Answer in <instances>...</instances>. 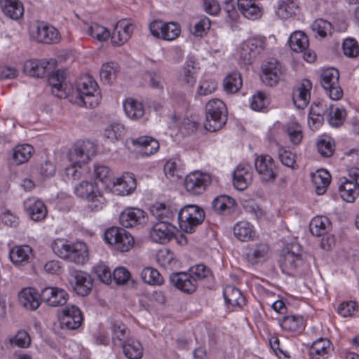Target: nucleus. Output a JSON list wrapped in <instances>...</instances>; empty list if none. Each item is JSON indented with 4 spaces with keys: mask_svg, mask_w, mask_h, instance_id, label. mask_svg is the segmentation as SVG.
Returning a JSON list of instances; mask_svg holds the SVG:
<instances>
[{
    "mask_svg": "<svg viewBox=\"0 0 359 359\" xmlns=\"http://www.w3.org/2000/svg\"><path fill=\"white\" fill-rule=\"evenodd\" d=\"M32 257V248L28 245H15L9 251L10 260L15 266L29 263Z\"/></svg>",
    "mask_w": 359,
    "mask_h": 359,
    "instance_id": "393cba45",
    "label": "nucleus"
},
{
    "mask_svg": "<svg viewBox=\"0 0 359 359\" xmlns=\"http://www.w3.org/2000/svg\"><path fill=\"white\" fill-rule=\"evenodd\" d=\"M171 283L184 292H194L198 285L196 278L190 272L173 273L170 276Z\"/></svg>",
    "mask_w": 359,
    "mask_h": 359,
    "instance_id": "6ab92c4d",
    "label": "nucleus"
},
{
    "mask_svg": "<svg viewBox=\"0 0 359 359\" xmlns=\"http://www.w3.org/2000/svg\"><path fill=\"white\" fill-rule=\"evenodd\" d=\"M126 357L128 359H140L143 355V348L140 341L129 338L121 346Z\"/></svg>",
    "mask_w": 359,
    "mask_h": 359,
    "instance_id": "4c0bfd02",
    "label": "nucleus"
},
{
    "mask_svg": "<svg viewBox=\"0 0 359 359\" xmlns=\"http://www.w3.org/2000/svg\"><path fill=\"white\" fill-rule=\"evenodd\" d=\"M343 51L345 55L349 57H355L359 54V46L353 39H346L342 44Z\"/></svg>",
    "mask_w": 359,
    "mask_h": 359,
    "instance_id": "0e129e2a",
    "label": "nucleus"
},
{
    "mask_svg": "<svg viewBox=\"0 0 359 359\" xmlns=\"http://www.w3.org/2000/svg\"><path fill=\"white\" fill-rule=\"evenodd\" d=\"M287 133L291 142L294 144H298L302 140V126L297 123H292L287 126Z\"/></svg>",
    "mask_w": 359,
    "mask_h": 359,
    "instance_id": "bf43d9fd",
    "label": "nucleus"
},
{
    "mask_svg": "<svg viewBox=\"0 0 359 359\" xmlns=\"http://www.w3.org/2000/svg\"><path fill=\"white\" fill-rule=\"evenodd\" d=\"M88 257V249L87 245L82 242L72 244L67 259L76 264H84Z\"/></svg>",
    "mask_w": 359,
    "mask_h": 359,
    "instance_id": "72a5a7b5",
    "label": "nucleus"
},
{
    "mask_svg": "<svg viewBox=\"0 0 359 359\" xmlns=\"http://www.w3.org/2000/svg\"><path fill=\"white\" fill-rule=\"evenodd\" d=\"M93 175L96 180L105 184L109 181L111 176V171L110 168L106 165H95Z\"/></svg>",
    "mask_w": 359,
    "mask_h": 359,
    "instance_id": "e2e57ef3",
    "label": "nucleus"
},
{
    "mask_svg": "<svg viewBox=\"0 0 359 359\" xmlns=\"http://www.w3.org/2000/svg\"><path fill=\"white\" fill-rule=\"evenodd\" d=\"M330 346L328 339L320 338L313 343L309 349V355L313 359H321L328 354Z\"/></svg>",
    "mask_w": 359,
    "mask_h": 359,
    "instance_id": "58836bf2",
    "label": "nucleus"
},
{
    "mask_svg": "<svg viewBox=\"0 0 359 359\" xmlns=\"http://www.w3.org/2000/svg\"><path fill=\"white\" fill-rule=\"evenodd\" d=\"M244 303L245 298L238 288L232 285L226 286V307H241Z\"/></svg>",
    "mask_w": 359,
    "mask_h": 359,
    "instance_id": "79ce46f5",
    "label": "nucleus"
},
{
    "mask_svg": "<svg viewBox=\"0 0 359 359\" xmlns=\"http://www.w3.org/2000/svg\"><path fill=\"white\" fill-rule=\"evenodd\" d=\"M112 341L115 345L122 346L129 338L126 334V328L124 325H114L111 327Z\"/></svg>",
    "mask_w": 359,
    "mask_h": 359,
    "instance_id": "5fc2aeb1",
    "label": "nucleus"
},
{
    "mask_svg": "<svg viewBox=\"0 0 359 359\" xmlns=\"http://www.w3.org/2000/svg\"><path fill=\"white\" fill-rule=\"evenodd\" d=\"M243 84L241 76L234 72L226 76V93H236L241 88Z\"/></svg>",
    "mask_w": 359,
    "mask_h": 359,
    "instance_id": "de8ad7c7",
    "label": "nucleus"
},
{
    "mask_svg": "<svg viewBox=\"0 0 359 359\" xmlns=\"http://www.w3.org/2000/svg\"><path fill=\"white\" fill-rule=\"evenodd\" d=\"M174 233L175 226L169 221H159L153 225L149 235L154 242L165 244L174 237Z\"/></svg>",
    "mask_w": 359,
    "mask_h": 359,
    "instance_id": "4468645a",
    "label": "nucleus"
},
{
    "mask_svg": "<svg viewBox=\"0 0 359 359\" xmlns=\"http://www.w3.org/2000/svg\"><path fill=\"white\" fill-rule=\"evenodd\" d=\"M280 326L285 330L297 332L304 327V318L300 316H285L282 320Z\"/></svg>",
    "mask_w": 359,
    "mask_h": 359,
    "instance_id": "c03bdc74",
    "label": "nucleus"
},
{
    "mask_svg": "<svg viewBox=\"0 0 359 359\" xmlns=\"http://www.w3.org/2000/svg\"><path fill=\"white\" fill-rule=\"evenodd\" d=\"M136 179L131 172H125L112 182L111 190L117 196L130 195L136 189Z\"/></svg>",
    "mask_w": 359,
    "mask_h": 359,
    "instance_id": "dca6fc26",
    "label": "nucleus"
},
{
    "mask_svg": "<svg viewBox=\"0 0 359 359\" xmlns=\"http://www.w3.org/2000/svg\"><path fill=\"white\" fill-rule=\"evenodd\" d=\"M62 323L69 330L79 328L83 322L80 309L74 305H68L62 311Z\"/></svg>",
    "mask_w": 359,
    "mask_h": 359,
    "instance_id": "4be33fe9",
    "label": "nucleus"
},
{
    "mask_svg": "<svg viewBox=\"0 0 359 359\" xmlns=\"http://www.w3.org/2000/svg\"><path fill=\"white\" fill-rule=\"evenodd\" d=\"M123 109L126 116L133 120H137L144 115L143 104L133 98H128L123 102Z\"/></svg>",
    "mask_w": 359,
    "mask_h": 359,
    "instance_id": "f704fd0d",
    "label": "nucleus"
},
{
    "mask_svg": "<svg viewBox=\"0 0 359 359\" xmlns=\"http://www.w3.org/2000/svg\"><path fill=\"white\" fill-rule=\"evenodd\" d=\"M121 224L126 228H131L145 222V212L139 208H128L120 214Z\"/></svg>",
    "mask_w": 359,
    "mask_h": 359,
    "instance_id": "aec40b11",
    "label": "nucleus"
},
{
    "mask_svg": "<svg viewBox=\"0 0 359 359\" xmlns=\"http://www.w3.org/2000/svg\"><path fill=\"white\" fill-rule=\"evenodd\" d=\"M134 245V238L126 230L124 231L121 236L119 237L115 248L121 252L129 251Z\"/></svg>",
    "mask_w": 359,
    "mask_h": 359,
    "instance_id": "6e6d98bb",
    "label": "nucleus"
},
{
    "mask_svg": "<svg viewBox=\"0 0 359 359\" xmlns=\"http://www.w3.org/2000/svg\"><path fill=\"white\" fill-rule=\"evenodd\" d=\"M266 38L265 36H254L243 41L238 49L240 63L244 65L252 64L257 55L266 49Z\"/></svg>",
    "mask_w": 359,
    "mask_h": 359,
    "instance_id": "20e7f679",
    "label": "nucleus"
},
{
    "mask_svg": "<svg viewBox=\"0 0 359 359\" xmlns=\"http://www.w3.org/2000/svg\"><path fill=\"white\" fill-rule=\"evenodd\" d=\"M233 230L234 236L241 241H249L256 237L254 226L248 222L242 221L236 223Z\"/></svg>",
    "mask_w": 359,
    "mask_h": 359,
    "instance_id": "2f4dec72",
    "label": "nucleus"
},
{
    "mask_svg": "<svg viewBox=\"0 0 359 359\" xmlns=\"http://www.w3.org/2000/svg\"><path fill=\"white\" fill-rule=\"evenodd\" d=\"M279 264L283 273L288 276H293L298 269L303 266L304 261L301 253L294 252L292 250L280 256Z\"/></svg>",
    "mask_w": 359,
    "mask_h": 359,
    "instance_id": "ddd939ff",
    "label": "nucleus"
},
{
    "mask_svg": "<svg viewBox=\"0 0 359 359\" xmlns=\"http://www.w3.org/2000/svg\"><path fill=\"white\" fill-rule=\"evenodd\" d=\"M331 223L329 219L324 216H318L312 219L310 222V231L316 236L325 234L330 228Z\"/></svg>",
    "mask_w": 359,
    "mask_h": 359,
    "instance_id": "ea45409f",
    "label": "nucleus"
},
{
    "mask_svg": "<svg viewBox=\"0 0 359 359\" xmlns=\"http://www.w3.org/2000/svg\"><path fill=\"white\" fill-rule=\"evenodd\" d=\"M101 97L96 81L89 75L81 76L77 82L76 90L69 95L70 102L91 108L100 104Z\"/></svg>",
    "mask_w": 359,
    "mask_h": 359,
    "instance_id": "f257e3e1",
    "label": "nucleus"
},
{
    "mask_svg": "<svg viewBox=\"0 0 359 359\" xmlns=\"http://www.w3.org/2000/svg\"><path fill=\"white\" fill-rule=\"evenodd\" d=\"M255 168L264 182H272L278 173V168L273 158L269 155H261L255 161Z\"/></svg>",
    "mask_w": 359,
    "mask_h": 359,
    "instance_id": "9b49d317",
    "label": "nucleus"
},
{
    "mask_svg": "<svg viewBox=\"0 0 359 359\" xmlns=\"http://www.w3.org/2000/svg\"><path fill=\"white\" fill-rule=\"evenodd\" d=\"M196 69L192 61L186 63L178 75L179 81L187 85H194L196 81Z\"/></svg>",
    "mask_w": 359,
    "mask_h": 359,
    "instance_id": "a19ab883",
    "label": "nucleus"
},
{
    "mask_svg": "<svg viewBox=\"0 0 359 359\" xmlns=\"http://www.w3.org/2000/svg\"><path fill=\"white\" fill-rule=\"evenodd\" d=\"M177 210L171 205L165 203H155L151 208V214L159 221H169Z\"/></svg>",
    "mask_w": 359,
    "mask_h": 359,
    "instance_id": "c85d7f7f",
    "label": "nucleus"
},
{
    "mask_svg": "<svg viewBox=\"0 0 359 359\" xmlns=\"http://www.w3.org/2000/svg\"><path fill=\"white\" fill-rule=\"evenodd\" d=\"M34 148L30 144H25L17 146L14 149L13 158L16 164L27 162L32 156Z\"/></svg>",
    "mask_w": 359,
    "mask_h": 359,
    "instance_id": "37998d69",
    "label": "nucleus"
},
{
    "mask_svg": "<svg viewBox=\"0 0 359 359\" xmlns=\"http://www.w3.org/2000/svg\"><path fill=\"white\" fill-rule=\"evenodd\" d=\"M23 207L27 215L35 222L43 220L48 213L44 203L36 197H29L25 200Z\"/></svg>",
    "mask_w": 359,
    "mask_h": 359,
    "instance_id": "f3484780",
    "label": "nucleus"
},
{
    "mask_svg": "<svg viewBox=\"0 0 359 359\" xmlns=\"http://www.w3.org/2000/svg\"><path fill=\"white\" fill-rule=\"evenodd\" d=\"M330 181L331 175L325 169L318 170L312 175V182L318 195H322L325 193L330 184Z\"/></svg>",
    "mask_w": 359,
    "mask_h": 359,
    "instance_id": "c9c22d12",
    "label": "nucleus"
},
{
    "mask_svg": "<svg viewBox=\"0 0 359 359\" xmlns=\"http://www.w3.org/2000/svg\"><path fill=\"white\" fill-rule=\"evenodd\" d=\"M217 88V84L212 79H204L201 81L197 88V95H208L212 93Z\"/></svg>",
    "mask_w": 359,
    "mask_h": 359,
    "instance_id": "69168bd1",
    "label": "nucleus"
},
{
    "mask_svg": "<svg viewBox=\"0 0 359 359\" xmlns=\"http://www.w3.org/2000/svg\"><path fill=\"white\" fill-rule=\"evenodd\" d=\"M87 32L90 36L99 41H104L110 36L109 31L106 27L97 23L90 25Z\"/></svg>",
    "mask_w": 359,
    "mask_h": 359,
    "instance_id": "3c124183",
    "label": "nucleus"
},
{
    "mask_svg": "<svg viewBox=\"0 0 359 359\" xmlns=\"http://www.w3.org/2000/svg\"><path fill=\"white\" fill-rule=\"evenodd\" d=\"M289 46L294 52L303 53L306 50L309 42L306 34L302 31L294 32L289 39Z\"/></svg>",
    "mask_w": 359,
    "mask_h": 359,
    "instance_id": "e433bc0d",
    "label": "nucleus"
},
{
    "mask_svg": "<svg viewBox=\"0 0 359 359\" xmlns=\"http://www.w3.org/2000/svg\"><path fill=\"white\" fill-rule=\"evenodd\" d=\"M252 168L247 163H241L233 172L232 182L238 191L245 190L252 181Z\"/></svg>",
    "mask_w": 359,
    "mask_h": 359,
    "instance_id": "2eb2a0df",
    "label": "nucleus"
},
{
    "mask_svg": "<svg viewBox=\"0 0 359 359\" xmlns=\"http://www.w3.org/2000/svg\"><path fill=\"white\" fill-rule=\"evenodd\" d=\"M72 283L77 294L86 296L91 290L93 281L90 276L83 271H75L72 274Z\"/></svg>",
    "mask_w": 359,
    "mask_h": 359,
    "instance_id": "5701e85b",
    "label": "nucleus"
},
{
    "mask_svg": "<svg viewBox=\"0 0 359 359\" xmlns=\"http://www.w3.org/2000/svg\"><path fill=\"white\" fill-rule=\"evenodd\" d=\"M237 4L241 13L249 20L259 19L263 15V7L257 4L255 0H238Z\"/></svg>",
    "mask_w": 359,
    "mask_h": 359,
    "instance_id": "a878e982",
    "label": "nucleus"
},
{
    "mask_svg": "<svg viewBox=\"0 0 359 359\" xmlns=\"http://www.w3.org/2000/svg\"><path fill=\"white\" fill-rule=\"evenodd\" d=\"M49 62L46 60H29L24 65V71L29 76L42 77L47 73Z\"/></svg>",
    "mask_w": 359,
    "mask_h": 359,
    "instance_id": "473e14b6",
    "label": "nucleus"
},
{
    "mask_svg": "<svg viewBox=\"0 0 359 359\" xmlns=\"http://www.w3.org/2000/svg\"><path fill=\"white\" fill-rule=\"evenodd\" d=\"M311 87L312 84L311 81L308 79H304L302 81L301 85L294 90L292 100L297 109H303L309 103Z\"/></svg>",
    "mask_w": 359,
    "mask_h": 359,
    "instance_id": "b1692460",
    "label": "nucleus"
},
{
    "mask_svg": "<svg viewBox=\"0 0 359 359\" xmlns=\"http://www.w3.org/2000/svg\"><path fill=\"white\" fill-rule=\"evenodd\" d=\"M312 29L319 36L325 38L332 34L333 27L330 22L318 19L313 23Z\"/></svg>",
    "mask_w": 359,
    "mask_h": 359,
    "instance_id": "8fccbe9b",
    "label": "nucleus"
},
{
    "mask_svg": "<svg viewBox=\"0 0 359 359\" xmlns=\"http://www.w3.org/2000/svg\"><path fill=\"white\" fill-rule=\"evenodd\" d=\"M10 341L12 344L20 348H27L31 343L30 337L25 330L18 331Z\"/></svg>",
    "mask_w": 359,
    "mask_h": 359,
    "instance_id": "774afa93",
    "label": "nucleus"
},
{
    "mask_svg": "<svg viewBox=\"0 0 359 359\" xmlns=\"http://www.w3.org/2000/svg\"><path fill=\"white\" fill-rule=\"evenodd\" d=\"M330 113L328 118L330 124L334 127L340 126L346 117V112L343 108H336L334 111H332V105L330 106Z\"/></svg>",
    "mask_w": 359,
    "mask_h": 359,
    "instance_id": "13d9d810",
    "label": "nucleus"
},
{
    "mask_svg": "<svg viewBox=\"0 0 359 359\" xmlns=\"http://www.w3.org/2000/svg\"><path fill=\"white\" fill-rule=\"evenodd\" d=\"M72 246V244H68L67 242L63 239H56L51 244L52 249L55 254L65 259L68 258Z\"/></svg>",
    "mask_w": 359,
    "mask_h": 359,
    "instance_id": "864d4df0",
    "label": "nucleus"
},
{
    "mask_svg": "<svg viewBox=\"0 0 359 359\" xmlns=\"http://www.w3.org/2000/svg\"><path fill=\"white\" fill-rule=\"evenodd\" d=\"M134 30V25L126 19L117 22L111 34V43L115 46H121L127 42Z\"/></svg>",
    "mask_w": 359,
    "mask_h": 359,
    "instance_id": "a211bd4d",
    "label": "nucleus"
},
{
    "mask_svg": "<svg viewBox=\"0 0 359 359\" xmlns=\"http://www.w3.org/2000/svg\"><path fill=\"white\" fill-rule=\"evenodd\" d=\"M205 219L203 209L196 205H187L178 212L179 225L182 231L191 233L196 226L202 224Z\"/></svg>",
    "mask_w": 359,
    "mask_h": 359,
    "instance_id": "7ed1b4c3",
    "label": "nucleus"
},
{
    "mask_svg": "<svg viewBox=\"0 0 359 359\" xmlns=\"http://www.w3.org/2000/svg\"><path fill=\"white\" fill-rule=\"evenodd\" d=\"M125 229L122 228L115 226L111 227L106 230L104 235V239L107 243L115 245V244L117 243L119 237L123 233Z\"/></svg>",
    "mask_w": 359,
    "mask_h": 359,
    "instance_id": "338daca9",
    "label": "nucleus"
},
{
    "mask_svg": "<svg viewBox=\"0 0 359 359\" xmlns=\"http://www.w3.org/2000/svg\"><path fill=\"white\" fill-rule=\"evenodd\" d=\"M124 134V126L118 123L112 122L104 129V135L111 141L119 140Z\"/></svg>",
    "mask_w": 359,
    "mask_h": 359,
    "instance_id": "09e8293b",
    "label": "nucleus"
},
{
    "mask_svg": "<svg viewBox=\"0 0 359 359\" xmlns=\"http://www.w3.org/2000/svg\"><path fill=\"white\" fill-rule=\"evenodd\" d=\"M33 37L39 43H57L60 39L58 31L53 26L44 23H39Z\"/></svg>",
    "mask_w": 359,
    "mask_h": 359,
    "instance_id": "412c9836",
    "label": "nucleus"
},
{
    "mask_svg": "<svg viewBox=\"0 0 359 359\" xmlns=\"http://www.w3.org/2000/svg\"><path fill=\"white\" fill-rule=\"evenodd\" d=\"M74 194L87 200L93 211L100 210L104 205V198L95 182L82 181L74 187Z\"/></svg>",
    "mask_w": 359,
    "mask_h": 359,
    "instance_id": "f03ea898",
    "label": "nucleus"
},
{
    "mask_svg": "<svg viewBox=\"0 0 359 359\" xmlns=\"http://www.w3.org/2000/svg\"><path fill=\"white\" fill-rule=\"evenodd\" d=\"M339 71L334 68H329L321 74L320 84L333 100H338L343 96V90L339 84Z\"/></svg>",
    "mask_w": 359,
    "mask_h": 359,
    "instance_id": "6e6552de",
    "label": "nucleus"
},
{
    "mask_svg": "<svg viewBox=\"0 0 359 359\" xmlns=\"http://www.w3.org/2000/svg\"><path fill=\"white\" fill-rule=\"evenodd\" d=\"M297 6L292 0H280L276 14L282 19H287L295 13Z\"/></svg>",
    "mask_w": 359,
    "mask_h": 359,
    "instance_id": "a18cd8bd",
    "label": "nucleus"
},
{
    "mask_svg": "<svg viewBox=\"0 0 359 359\" xmlns=\"http://www.w3.org/2000/svg\"><path fill=\"white\" fill-rule=\"evenodd\" d=\"M93 270L97 278L105 284H110L112 282V273L109 267L100 263L93 267Z\"/></svg>",
    "mask_w": 359,
    "mask_h": 359,
    "instance_id": "4d7b16f0",
    "label": "nucleus"
},
{
    "mask_svg": "<svg viewBox=\"0 0 359 359\" xmlns=\"http://www.w3.org/2000/svg\"><path fill=\"white\" fill-rule=\"evenodd\" d=\"M4 14L13 20L20 18L24 13V7L19 0H0Z\"/></svg>",
    "mask_w": 359,
    "mask_h": 359,
    "instance_id": "7c9ffc66",
    "label": "nucleus"
},
{
    "mask_svg": "<svg viewBox=\"0 0 359 359\" xmlns=\"http://www.w3.org/2000/svg\"><path fill=\"white\" fill-rule=\"evenodd\" d=\"M189 271L194 278H196V282L198 280L208 279L212 277L210 269L202 264L192 266Z\"/></svg>",
    "mask_w": 359,
    "mask_h": 359,
    "instance_id": "052dcab7",
    "label": "nucleus"
},
{
    "mask_svg": "<svg viewBox=\"0 0 359 359\" xmlns=\"http://www.w3.org/2000/svg\"><path fill=\"white\" fill-rule=\"evenodd\" d=\"M141 277L142 280L149 285H160L164 281L160 273L152 267L144 268L141 273Z\"/></svg>",
    "mask_w": 359,
    "mask_h": 359,
    "instance_id": "49530a36",
    "label": "nucleus"
},
{
    "mask_svg": "<svg viewBox=\"0 0 359 359\" xmlns=\"http://www.w3.org/2000/svg\"><path fill=\"white\" fill-rule=\"evenodd\" d=\"M65 79V72L57 70L50 74L48 79L49 85L52 87V93L59 98L65 97L67 96V93L64 88Z\"/></svg>",
    "mask_w": 359,
    "mask_h": 359,
    "instance_id": "c756f323",
    "label": "nucleus"
},
{
    "mask_svg": "<svg viewBox=\"0 0 359 359\" xmlns=\"http://www.w3.org/2000/svg\"><path fill=\"white\" fill-rule=\"evenodd\" d=\"M131 142L134 146L140 148V152L146 156L155 154L159 148L158 142L149 136L133 138Z\"/></svg>",
    "mask_w": 359,
    "mask_h": 359,
    "instance_id": "bb28decb",
    "label": "nucleus"
},
{
    "mask_svg": "<svg viewBox=\"0 0 359 359\" xmlns=\"http://www.w3.org/2000/svg\"><path fill=\"white\" fill-rule=\"evenodd\" d=\"M150 33L156 39L164 41H173L181 33L179 24L174 22H164L161 20H154L149 25Z\"/></svg>",
    "mask_w": 359,
    "mask_h": 359,
    "instance_id": "423d86ee",
    "label": "nucleus"
},
{
    "mask_svg": "<svg viewBox=\"0 0 359 359\" xmlns=\"http://www.w3.org/2000/svg\"><path fill=\"white\" fill-rule=\"evenodd\" d=\"M211 183L209 174L195 170L187 175L184 186L188 192L194 195L203 194Z\"/></svg>",
    "mask_w": 359,
    "mask_h": 359,
    "instance_id": "9d476101",
    "label": "nucleus"
},
{
    "mask_svg": "<svg viewBox=\"0 0 359 359\" xmlns=\"http://www.w3.org/2000/svg\"><path fill=\"white\" fill-rule=\"evenodd\" d=\"M117 67L114 63L107 62L103 64L100 72V79L107 83H111L116 78Z\"/></svg>",
    "mask_w": 359,
    "mask_h": 359,
    "instance_id": "603ef678",
    "label": "nucleus"
},
{
    "mask_svg": "<svg viewBox=\"0 0 359 359\" xmlns=\"http://www.w3.org/2000/svg\"><path fill=\"white\" fill-rule=\"evenodd\" d=\"M41 301L50 307H59L65 305L69 299L66 290L58 287H46L41 290Z\"/></svg>",
    "mask_w": 359,
    "mask_h": 359,
    "instance_id": "f8f14e48",
    "label": "nucleus"
},
{
    "mask_svg": "<svg viewBox=\"0 0 359 359\" xmlns=\"http://www.w3.org/2000/svg\"><path fill=\"white\" fill-rule=\"evenodd\" d=\"M96 154L95 144L90 141H81L74 144L69 150L67 158L73 165L81 168L88 163Z\"/></svg>",
    "mask_w": 359,
    "mask_h": 359,
    "instance_id": "39448f33",
    "label": "nucleus"
},
{
    "mask_svg": "<svg viewBox=\"0 0 359 359\" xmlns=\"http://www.w3.org/2000/svg\"><path fill=\"white\" fill-rule=\"evenodd\" d=\"M278 156L285 166L294 168L295 165L294 155L284 147L278 144Z\"/></svg>",
    "mask_w": 359,
    "mask_h": 359,
    "instance_id": "680f3d73",
    "label": "nucleus"
},
{
    "mask_svg": "<svg viewBox=\"0 0 359 359\" xmlns=\"http://www.w3.org/2000/svg\"><path fill=\"white\" fill-rule=\"evenodd\" d=\"M224 106V102L219 99L210 100L205 107L206 119L204 122V128L210 132L220 130L224 122L222 121V109Z\"/></svg>",
    "mask_w": 359,
    "mask_h": 359,
    "instance_id": "0eeeda50",
    "label": "nucleus"
},
{
    "mask_svg": "<svg viewBox=\"0 0 359 359\" xmlns=\"http://www.w3.org/2000/svg\"><path fill=\"white\" fill-rule=\"evenodd\" d=\"M263 82L269 86H275L284 80L286 73L285 67L278 61L271 59L262 66Z\"/></svg>",
    "mask_w": 359,
    "mask_h": 359,
    "instance_id": "1a4fd4ad",
    "label": "nucleus"
},
{
    "mask_svg": "<svg viewBox=\"0 0 359 359\" xmlns=\"http://www.w3.org/2000/svg\"><path fill=\"white\" fill-rule=\"evenodd\" d=\"M39 294L34 288H25L19 294V302L25 309L35 311L40 305Z\"/></svg>",
    "mask_w": 359,
    "mask_h": 359,
    "instance_id": "cd10ccee",
    "label": "nucleus"
}]
</instances>
